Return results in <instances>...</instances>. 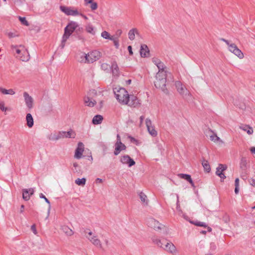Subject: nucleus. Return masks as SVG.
Instances as JSON below:
<instances>
[{
  "label": "nucleus",
  "mask_w": 255,
  "mask_h": 255,
  "mask_svg": "<svg viewBox=\"0 0 255 255\" xmlns=\"http://www.w3.org/2000/svg\"><path fill=\"white\" fill-rule=\"evenodd\" d=\"M61 138H64V132L63 131L54 133L51 139L57 140Z\"/></svg>",
  "instance_id": "28"
},
{
  "label": "nucleus",
  "mask_w": 255,
  "mask_h": 255,
  "mask_svg": "<svg viewBox=\"0 0 255 255\" xmlns=\"http://www.w3.org/2000/svg\"><path fill=\"white\" fill-rule=\"evenodd\" d=\"M120 161L123 164H128V167H131L135 164V161L128 155L122 156Z\"/></svg>",
  "instance_id": "13"
},
{
  "label": "nucleus",
  "mask_w": 255,
  "mask_h": 255,
  "mask_svg": "<svg viewBox=\"0 0 255 255\" xmlns=\"http://www.w3.org/2000/svg\"><path fill=\"white\" fill-rule=\"evenodd\" d=\"M140 56L142 57H146L148 56L149 54V50L148 47L145 44H142L140 46Z\"/></svg>",
  "instance_id": "18"
},
{
  "label": "nucleus",
  "mask_w": 255,
  "mask_h": 255,
  "mask_svg": "<svg viewBox=\"0 0 255 255\" xmlns=\"http://www.w3.org/2000/svg\"><path fill=\"white\" fill-rule=\"evenodd\" d=\"M115 97L117 100L121 104L126 105L128 103L129 95L128 91L124 88L114 89Z\"/></svg>",
  "instance_id": "3"
},
{
  "label": "nucleus",
  "mask_w": 255,
  "mask_h": 255,
  "mask_svg": "<svg viewBox=\"0 0 255 255\" xmlns=\"http://www.w3.org/2000/svg\"><path fill=\"white\" fill-rule=\"evenodd\" d=\"M122 33V30L121 29H118L116 31L115 34L112 36V38L119 39V37L121 36Z\"/></svg>",
  "instance_id": "46"
},
{
  "label": "nucleus",
  "mask_w": 255,
  "mask_h": 255,
  "mask_svg": "<svg viewBox=\"0 0 255 255\" xmlns=\"http://www.w3.org/2000/svg\"><path fill=\"white\" fill-rule=\"evenodd\" d=\"M86 30L87 32L91 33L93 35H94L95 33V31L94 29L93 26L90 24H89L86 26Z\"/></svg>",
  "instance_id": "40"
},
{
  "label": "nucleus",
  "mask_w": 255,
  "mask_h": 255,
  "mask_svg": "<svg viewBox=\"0 0 255 255\" xmlns=\"http://www.w3.org/2000/svg\"><path fill=\"white\" fill-rule=\"evenodd\" d=\"M208 133L210 136V139L211 140L216 142L218 141H220L221 143H223V141L216 134L214 133L212 130H209L208 131Z\"/></svg>",
  "instance_id": "21"
},
{
  "label": "nucleus",
  "mask_w": 255,
  "mask_h": 255,
  "mask_svg": "<svg viewBox=\"0 0 255 255\" xmlns=\"http://www.w3.org/2000/svg\"><path fill=\"white\" fill-rule=\"evenodd\" d=\"M24 206L23 205H21L20 206V213H22L24 211Z\"/></svg>",
  "instance_id": "60"
},
{
  "label": "nucleus",
  "mask_w": 255,
  "mask_h": 255,
  "mask_svg": "<svg viewBox=\"0 0 255 255\" xmlns=\"http://www.w3.org/2000/svg\"><path fill=\"white\" fill-rule=\"evenodd\" d=\"M88 236H86V237L95 246L98 248H102V246L101 241L98 239L96 236L93 235L92 232L90 231L88 233Z\"/></svg>",
  "instance_id": "8"
},
{
  "label": "nucleus",
  "mask_w": 255,
  "mask_h": 255,
  "mask_svg": "<svg viewBox=\"0 0 255 255\" xmlns=\"http://www.w3.org/2000/svg\"><path fill=\"white\" fill-rule=\"evenodd\" d=\"M240 128L242 130L247 131L248 134H252L253 133V129L248 125H243L241 126Z\"/></svg>",
  "instance_id": "33"
},
{
  "label": "nucleus",
  "mask_w": 255,
  "mask_h": 255,
  "mask_svg": "<svg viewBox=\"0 0 255 255\" xmlns=\"http://www.w3.org/2000/svg\"><path fill=\"white\" fill-rule=\"evenodd\" d=\"M146 125L149 133L153 136L157 135V132L155 129L151 127V123L150 120L148 119L146 120Z\"/></svg>",
  "instance_id": "19"
},
{
  "label": "nucleus",
  "mask_w": 255,
  "mask_h": 255,
  "mask_svg": "<svg viewBox=\"0 0 255 255\" xmlns=\"http://www.w3.org/2000/svg\"><path fill=\"white\" fill-rule=\"evenodd\" d=\"M128 138L129 139H130L131 142H137V140L135 138H134V137H133L130 135L128 136Z\"/></svg>",
  "instance_id": "57"
},
{
  "label": "nucleus",
  "mask_w": 255,
  "mask_h": 255,
  "mask_svg": "<svg viewBox=\"0 0 255 255\" xmlns=\"http://www.w3.org/2000/svg\"><path fill=\"white\" fill-rule=\"evenodd\" d=\"M240 167L243 170H246L247 167V162L245 158H242L240 162Z\"/></svg>",
  "instance_id": "39"
},
{
  "label": "nucleus",
  "mask_w": 255,
  "mask_h": 255,
  "mask_svg": "<svg viewBox=\"0 0 255 255\" xmlns=\"http://www.w3.org/2000/svg\"><path fill=\"white\" fill-rule=\"evenodd\" d=\"M39 197L40 198H42L44 199L45 202L49 204V210H48V213H49L50 209V203L49 200L42 194L40 193L39 195Z\"/></svg>",
  "instance_id": "45"
},
{
  "label": "nucleus",
  "mask_w": 255,
  "mask_h": 255,
  "mask_svg": "<svg viewBox=\"0 0 255 255\" xmlns=\"http://www.w3.org/2000/svg\"><path fill=\"white\" fill-rule=\"evenodd\" d=\"M238 102L236 101L235 103V105H236L237 106L239 107V108L241 109V110H246V105L245 104V103H241V104H238Z\"/></svg>",
  "instance_id": "44"
},
{
  "label": "nucleus",
  "mask_w": 255,
  "mask_h": 255,
  "mask_svg": "<svg viewBox=\"0 0 255 255\" xmlns=\"http://www.w3.org/2000/svg\"><path fill=\"white\" fill-rule=\"evenodd\" d=\"M126 149V145L122 142L121 149L122 150H125Z\"/></svg>",
  "instance_id": "61"
},
{
  "label": "nucleus",
  "mask_w": 255,
  "mask_h": 255,
  "mask_svg": "<svg viewBox=\"0 0 255 255\" xmlns=\"http://www.w3.org/2000/svg\"><path fill=\"white\" fill-rule=\"evenodd\" d=\"M135 34L137 35L139 34L138 30L136 28H134L130 29L128 33L129 39L131 40L134 39Z\"/></svg>",
  "instance_id": "27"
},
{
  "label": "nucleus",
  "mask_w": 255,
  "mask_h": 255,
  "mask_svg": "<svg viewBox=\"0 0 255 255\" xmlns=\"http://www.w3.org/2000/svg\"><path fill=\"white\" fill-rule=\"evenodd\" d=\"M239 191V187L235 186V192L236 194H238Z\"/></svg>",
  "instance_id": "62"
},
{
  "label": "nucleus",
  "mask_w": 255,
  "mask_h": 255,
  "mask_svg": "<svg viewBox=\"0 0 255 255\" xmlns=\"http://www.w3.org/2000/svg\"><path fill=\"white\" fill-rule=\"evenodd\" d=\"M166 77L167 74H164L163 72H157L154 82L155 87L161 89L165 94L168 93L166 87Z\"/></svg>",
  "instance_id": "1"
},
{
  "label": "nucleus",
  "mask_w": 255,
  "mask_h": 255,
  "mask_svg": "<svg viewBox=\"0 0 255 255\" xmlns=\"http://www.w3.org/2000/svg\"><path fill=\"white\" fill-rule=\"evenodd\" d=\"M18 19H19V21L21 22V23L23 25H25V26H28L29 25V23L26 20L25 17L19 16L18 17Z\"/></svg>",
  "instance_id": "43"
},
{
  "label": "nucleus",
  "mask_w": 255,
  "mask_h": 255,
  "mask_svg": "<svg viewBox=\"0 0 255 255\" xmlns=\"http://www.w3.org/2000/svg\"><path fill=\"white\" fill-rule=\"evenodd\" d=\"M23 97L26 107L28 110H31L33 108V105L34 100L33 98L26 92L23 93Z\"/></svg>",
  "instance_id": "10"
},
{
  "label": "nucleus",
  "mask_w": 255,
  "mask_h": 255,
  "mask_svg": "<svg viewBox=\"0 0 255 255\" xmlns=\"http://www.w3.org/2000/svg\"><path fill=\"white\" fill-rule=\"evenodd\" d=\"M193 223L197 226L207 227V231L209 232H211L212 231V228L210 227H207L206 224L204 222H196Z\"/></svg>",
  "instance_id": "34"
},
{
  "label": "nucleus",
  "mask_w": 255,
  "mask_h": 255,
  "mask_svg": "<svg viewBox=\"0 0 255 255\" xmlns=\"http://www.w3.org/2000/svg\"><path fill=\"white\" fill-rule=\"evenodd\" d=\"M237 45L234 43H232V44H231V45H230V46L229 47V50L232 52L234 50V49H235V47Z\"/></svg>",
  "instance_id": "50"
},
{
  "label": "nucleus",
  "mask_w": 255,
  "mask_h": 255,
  "mask_svg": "<svg viewBox=\"0 0 255 255\" xmlns=\"http://www.w3.org/2000/svg\"><path fill=\"white\" fill-rule=\"evenodd\" d=\"M102 56L101 53L97 50H94L87 54L83 53L81 56V59L79 60L81 62L92 63L99 60Z\"/></svg>",
  "instance_id": "2"
},
{
  "label": "nucleus",
  "mask_w": 255,
  "mask_h": 255,
  "mask_svg": "<svg viewBox=\"0 0 255 255\" xmlns=\"http://www.w3.org/2000/svg\"><path fill=\"white\" fill-rule=\"evenodd\" d=\"M62 231L67 236H71L74 234V232L69 227L66 225L61 227Z\"/></svg>",
  "instance_id": "26"
},
{
  "label": "nucleus",
  "mask_w": 255,
  "mask_h": 255,
  "mask_svg": "<svg viewBox=\"0 0 255 255\" xmlns=\"http://www.w3.org/2000/svg\"><path fill=\"white\" fill-rule=\"evenodd\" d=\"M158 69V72H163L164 74H167V71L165 70V69L166 68V66L164 64V63L162 62H159V63L156 65Z\"/></svg>",
  "instance_id": "37"
},
{
  "label": "nucleus",
  "mask_w": 255,
  "mask_h": 255,
  "mask_svg": "<svg viewBox=\"0 0 255 255\" xmlns=\"http://www.w3.org/2000/svg\"><path fill=\"white\" fill-rule=\"evenodd\" d=\"M7 34L8 37L9 38H13V37H14L17 36V35H16L14 33L11 32H8Z\"/></svg>",
  "instance_id": "54"
},
{
  "label": "nucleus",
  "mask_w": 255,
  "mask_h": 255,
  "mask_svg": "<svg viewBox=\"0 0 255 255\" xmlns=\"http://www.w3.org/2000/svg\"><path fill=\"white\" fill-rule=\"evenodd\" d=\"M84 103L86 106L92 107H93L95 104L96 101L94 100H93L92 98H90L89 97H86L84 99Z\"/></svg>",
  "instance_id": "22"
},
{
  "label": "nucleus",
  "mask_w": 255,
  "mask_h": 255,
  "mask_svg": "<svg viewBox=\"0 0 255 255\" xmlns=\"http://www.w3.org/2000/svg\"><path fill=\"white\" fill-rule=\"evenodd\" d=\"M0 109L2 111H5V112L7 110V108L4 107V104L3 102L0 103Z\"/></svg>",
  "instance_id": "52"
},
{
  "label": "nucleus",
  "mask_w": 255,
  "mask_h": 255,
  "mask_svg": "<svg viewBox=\"0 0 255 255\" xmlns=\"http://www.w3.org/2000/svg\"><path fill=\"white\" fill-rule=\"evenodd\" d=\"M202 165L204 168V170L206 171H207L208 172H210V171L211 170V168H210V166L207 161L204 160L202 162Z\"/></svg>",
  "instance_id": "41"
},
{
  "label": "nucleus",
  "mask_w": 255,
  "mask_h": 255,
  "mask_svg": "<svg viewBox=\"0 0 255 255\" xmlns=\"http://www.w3.org/2000/svg\"><path fill=\"white\" fill-rule=\"evenodd\" d=\"M64 137L66 138H74L76 135L75 132L72 130H70L67 132L64 131Z\"/></svg>",
  "instance_id": "36"
},
{
  "label": "nucleus",
  "mask_w": 255,
  "mask_h": 255,
  "mask_svg": "<svg viewBox=\"0 0 255 255\" xmlns=\"http://www.w3.org/2000/svg\"><path fill=\"white\" fill-rule=\"evenodd\" d=\"M146 222L148 227L153 228L155 230H158L161 229V224L152 218H148Z\"/></svg>",
  "instance_id": "9"
},
{
  "label": "nucleus",
  "mask_w": 255,
  "mask_h": 255,
  "mask_svg": "<svg viewBox=\"0 0 255 255\" xmlns=\"http://www.w3.org/2000/svg\"><path fill=\"white\" fill-rule=\"evenodd\" d=\"M34 189H24L22 190V198L25 201H28L30 199L31 195L34 193Z\"/></svg>",
  "instance_id": "14"
},
{
  "label": "nucleus",
  "mask_w": 255,
  "mask_h": 255,
  "mask_svg": "<svg viewBox=\"0 0 255 255\" xmlns=\"http://www.w3.org/2000/svg\"><path fill=\"white\" fill-rule=\"evenodd\" d=\"M102 182H103L102 179H101V178H97L96 180V182L97 183H102Z\"/></svg>",
  "instance_id": "59"
},
{
  "label": "nucleus",
  "mask_w": 255,
  "mask_h": 255,
  "mask_svg": "<svg viewBox=\"0 0 255 255\" xmlns=\"http://www.w3.org/2000/svg\"><path fill=\"white\" fill-rule=\"evenodd\" d=\"M0 92L4 95H13L15 94V92L12 89L6 90L1 87H0Z\"/></svg>",
  "instance_id": "32"
},
{
  "label": "nucleus",
  "mask_w": 255,
  "mask_h": 255,
  "mask_svg": "<svg viewBox=\"0 0 255 255\" xmlns=\"http://www.w3.org/2000/svg\"><path fill=\"white\" fill-rule=\"evenodd\" d=\"M78 26V24L74 21H71L65 28V31H67L72 34Z\"/></svg>",
  "instance_id": "15"
},
{
  "label": "nucleus",
  "mask_w": 255,
  "mask_h": 255,
  "mask_svg": "<svg viewBox=\"0 0 255 255\" xmlns=\"http://www.w3.org/2000/svg\"><path fill=\"white\" fill-rule=\"evenodd\" d=\"M227 168V167L226 165L222 164H220L217 168L216 173L221 178V181H222L226 178V176L223 173V171L226 170Z\"/></svg>",
  "instance_id": "11"
},
{
  "label": "nucleus",
  "mask_w": 255,
  "mask_h": 255,
  "mask_svg": "<svg viewBox=\"0 0 255 255\" xmlns=\"http://www.w3.org/2000/svg\"><path fill=\"white\" fill-rule=\"evenodd\" d=\"M152 241L154 244L156 245L158 247L162 248L163 249V247L165 246V244L168 242L166 240L163 239L161 240L156 237H153L152 238Z\"/></svg>",
  "instance_id": "17"
},
{
  "label": "nucleus",
  "mask_w": 255,
  "mask_h": 255,
  "mask_svg": "<svg viewBox=\"0 0 255 255\" xmlns=\"http://www.w3.org/2000/svg\"><path fill=\"white\" fill-rule=\"evenodd\" d=\"M91 4V8L92 10H94L97 9L98 8V4L95 2H93L92 1V3H90Z\"/></svg>",
  "instance_id": "47"
},
{
  "label": "nucleus",
  "mask_w": 255,
  "mask_h": 255,
  "mask_svg": "<svg viewBox=\"0 0 255 255\" xmlns=\"http://www.w3.org/2000/svg\"><path fill=\"white\" fill-rule=\"evenodd\" d=\"M111 40L114 41V43L116 48H119V39L112 38Z\"/></svg>",
  "instance_id": "49"
},
{
  "label": "nucleus",
  "mask_w": 255,
  "mask_h": 255,
  "mask_svg": "<svg viewBox=\"0 0 255 255\" xmlns=\"http://www.w3.org/2000/svg\"><path fill=\"white\" fill-rule=\"evenodd\" d=\"M110 68L112 70L113 76H118L119 75V69L116 62L113 61L112 63V65L110 66Z\"/></svg>",
  "instance_id": "20"
},
{
  "label": "nucleus",
  "mask_w": 255,
  "mask_h": 255,
  "mask_svg": "<svg viewBox=\"0 0 255 255\" xmlns=\"http://www.w3.org/2000/svg\"><path fill=\"white\" fill-rule=\"evenodd\" d=\"M163 249L167 252L174 254L176 253V248L175 246L171 242H168L165 244Z\"/></svg>",
  "instance_id": "16"
},
{
  "label": "nucleus",
  "mask_w": 255,
  "mask_h": 255,
  "mask_svg": "<svg viewBox=\"0 0 255 255\" xmlns=\"http://www.w3.org/2000/svg\"><path fill=\"white\" fill-rule=\"evenodd\" d=\"M60 9L67 15L75 16L79 15V13L77 9H72L71 7L61 5Z\"/></svg>",
  "instance_id": "7"
},
{
  "label": "nucleus",
  "mask_w": 255,
  "mask_h": 255,
  "mask_svg": "<svg viewBox=\"0 0 255 255\" xmlns=\"http://www.w3.org/2000/svg\"><path fill=\"white\" fill-rule=\"evenodd\" d=\"M139 196L141 201L144 204V205H147L148 201L146 195L142 192H140L139 193Z\"/></svg>",
  "instance_id": "30"
},
{
  "label": "nucleus",
  "mask_w": 255,
  "mask_h": 255,
  "mask_svg": "<svg viewBox=\"0 0 255 255\" xmlns=\"http://www.w3.org/2000/svg\"><path fill=\"white\" fill-rule=\"evenodd\" d=\"M103 120V117L100 115H97L95 116L92 120V123L94 125L100 124Z\"/></svg>",
  "instance_id": "25"
},
{
  "label": "nucleus",
  "mask_w": 255,
  "mask_h": 255,
  "mask_svg": "<svg viewBox=\"0 0 255 255\" xmlns=\"http://www.w3.org/2000/svg\"><path fill=\"white\" fill-rule=\"evenodd\" d=\"M126 105H128L131 107L136 108L138 107L140 105V102L136 96L131 95L129 96L128 103L126 104Z\"/></svg>",
  "instance_id": "6"
},
{
  "label": "nucleus",
  "mask_w": 255,
  "mask_h": 255,
  "mask_svg": "<svg viewBox=\"0 0 255 255\" xmlns=\"http://www.w3.org/2000/svg\"><path fill=\"white\" fill-rule=\"evenodd\" d=\"M84 149V145L81 142L78 143V146L75 150L74 157L77 159H80L82 157Z\"/></svg>",
  "instance_id": "12"
},
{
  "label": "nucleus",
  "mask_w": 255,
  "mask_h": 255,
  "mask_svg": "<svg viewBox=\"0 0 255 255\" xmlns=\"http://www.w3.org/2000/svg\"><path fill=\"white\" fill-rule=\"evenodd\" d=\"M250 150L252 153L255 154V147H251Z\"/></svg>",
  "instance_id": "63"
},
{
  "label": "nucleus",
  "mask_w": 255,
  "mask_h": 255,
  "mask_svg": "<svg viewBox=\"0 0 255 255\" xmlns=\"http://www.w3.org/2000/svg\"><path fill=\"white\" fill-rule=\"evenodd\" d=\"M31 230L35 235L37 234V232L36 231V226L35 224H33L31 226Z\"/></svg>",
  "instance_id": "51"
},
{
  "label": "nucleus",
  "mask_w": 255,
  "mask_h": 255,
  "mask_svg": "<svg viewBox=\"0 0 255 255\" xmlns=\"http://www.w3.org/2000/svg\"><path fill=\"white\" fill-rule=\"evenodd\" d=\"M86 179L85 178L81 179L78 178L75 180V183L79 186H84L85 185Z\"/></svg>",
  "instance_id": "38"
},
{
  "label": "nucleus",
  "mask_w": 255,
  "mask_h": 255,
  "mask_svg": "<svg viewBox=\"0 0 255 255\" xmlns=\"http://www.w3.org/2000/svg\"><path fill=\"white\" fill-rule=\"evenodd\" d=\"M119 141L118 142H116L115 144V150L114 151V154L116 155H118L120 152L122 151L121 149V145H122V142L120 141V140H119Z\"/></svg>",
  "instance_id": "31"
},
{
  "label": "nucleus",
  "mask_w": 255,
  "mask_h": 255,
  "mask_svg": "<svg viewBox=\"0 0 255 255\" xmlns=\"http://www.w3.org/2000/svg\"><path fill=\"white\" fill-rule=\"evenodd\" d=\"M152 62L154 63L155 65H157L159 62H161V61L159 59L155 58H153Z\"/></svg>",
  "instance_id": "53"
},
{
  "label": "nucleus",
  "mask_w": 255,
  "mask_h": 255,
  "mask_svg": "<svg viewBox=\"0 0 255 255\" xmlns=\"http://www.w3.org/2000/svg\"><path fill=\"white\" fill-rule=\"evenodd\" d=\"M235 186H237V187L239 186V179L238 178H237L235 179Z\"/></svg>",
  "instance_id": "58"
},
{
  "label": "nucleus",
  "mask_w": 255,
  "mask_h": 255,
  "mask_svg": "<svg viewBox=\"0 0 255 255\" xmlns=\"http://www.w3.org/2000/svg\"><path fill=\"white\" fill-rule=\"evenodd\" d=\"M71 34L70 32L64 30V33L63 35L61 43L60 45L61 48H64L65 45L66 41L68 39Z\"/></svg>",
  "instance_id": "24"
},
{
  "label": "nucleus",
  "mask_w": 255,
  "mask_h": 255,
  "mask_svg": "<svg viewBox=\"0 0 255 255\" xmlns=\"http://www.w3.org/2000/svg\"><path fill=\"white\" fill-rule=\"evenodd\" d=\"M128 51L129 52V55H133V52L132 51V47H131V46H130V45L128 46Z\"/></svg>",
  "instance_id": "56"
},
{
  "label": "nucleus",
  "mask_w": 255,
  "mask_h": 255,
  "mask_svg": "<svg viewBox=\"0 0 255 255\" xmlns=\"http://www.w3.org/2000/svg\"><path fill=\"white\" fill-rule=\"evenodd\" d=\"M12 50L15 49L16 53L18 54L16 57L22 61H27L29 59V55L24 46L22 45H11Z\"/></svg>",
  "instance_id": "4"
},
{
  "label": "nucleus",
  "mask_w": 255,
  "mask_h": 255,
  "mask_svg": "<svg viewBox=\"0 0 255 255\" xmlns=\"http://www.w3.org/2000/svg\"><path fill=\"white\" fill-rule=\"evenodd\" d=\"M85 0V3L86 4H89L90 3H92V1H93V0Z\"/></svg>",
  "instance_id": "64"
},
{
  "label": "nucleus",
  "mask_w": 255,
  "mask_h": 255,
  "mask_svg": "<svg viewBox=\"0 0 255 255\" xmlns=\"http://www.w3.org/2000/svg\"><path fill=\"white\" fill-rule=\"evenodd\" d=\"M178 176L179 177H180L181 178H182V179H184L187 180L191 184L192 186L194 187V182H193V181L191 179V176L190 175L181 173V174H178Z\"/></svg>",
  "instance_id": "23"
},
{
  "label": "nucleus",
  "mask_w": 255,
  "mask_h": 255,
  "mask_svg": "<svg viewBox=\"0 0 255 255\" xmlns=\"http://www.w3.org/2000/svg\"><path fill=\"white\" fill-rule=\"evenodd\" d=\"M249 183L252 186L255 187V179L253 178L250 179L249 180Z\"/></svg>",
  "instance_id": "55"
},
{
  "label": "nucleus",
  "mask_w": 255,
  "mask_h": 255,
  "mask_svg": "<svg viewBox=\"0 0 255 255\" xmlns=\"http://www.w3.org/2000/svg\"><path fill=\"white\" fill-rule=\"evenodd\" d=\"M101 36L105 39L111 40L112 36H111L109 32L104 31L102 32Z\"/></svg>",
  "instance_id": "42"
},
{
  "label": "nucleus",
  "mask_w": 255,
  "mask_h": 255,
  "mask_svg": "<svg viewBox=\"0 0 255 255\" xmlns=\"http://www.w3.org/2000/svg\"><path fill=\"white\" fill-rule=\"evenodd\" d=\"M109 68H110V66L107 63H103L101 65V68L104 71L108 70Z\"/></svg>",
  "instance_id": "48"
},
{
  "label": "nucleus",
  "mask_w": 255,
  "mask_h": 255,
  "mask_svg": "<svg viewBox=\"0 0 255 255\" xmlns=\"http://www.w3.org/2000/svg\"><path fill=\"white\" fill-rule=\"evenodd\" d=\"M232 53H233L235 55L237 56L240 58H243L244 57V54L241 51V50H240L237 46H236L235 47V49L234 51H233Z\"/></svg>",
  "instance_id": "35"
},
{
  "label": "nucleus",
  "mask_w": 255,
  "mask_h": 255,
  "mask_svg": "<svg viewBox=\"0 0 255 255\" xmlns=\"http://www.w3.org/2000/svg\"><path fill=\"white\" fill-rule=\"evenodd\" d=\"M175 86L178 92L184 98H187L191 96L189 91L182 85L180 81L175 82Z\"/></svg>",
  "instance_id": "5"
},
{
  "label": "nucleus",
  "mask_w": 255,
  "mask_h": 255,
  "mask_svg": "<svg viewBox=\"0 0 255 255\" xmlns=\"http://www.w3.org/2000/svg\"><path fill=\"white\" fill-rule=\"evenodd\" d=\"M27 125L29 128H31L33 126V119L30 113H28L26 116Z\"/></svg>",
  "instance_id": "29"
}]
</instances>
